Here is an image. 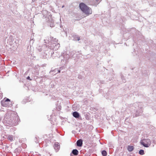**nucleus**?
Masks as SVG:
<instances>
[{
	"label": "nucleus",
	"instance_id": "10",
	"mask_svg": "<svg viewBox=\"0 0 156 156\" xmlns=\"http://www.w3.org/2000/svg\"><path fill=\"white\" fill-rule=\"evenodd\" d=\"M139 154L141 155H143L144 154V151L143 150H140L139 152Z\"/></svg>",
	"mask_w": 156,
	"mask_h": 156
},
{
	"label": "nucleus",
	"instance_id": "13",
	"mask_svg": "<svg viewBox=\"0 0 156 156\" xmlns=\"http://www.w3.org/2000/svg\"><path fill=\"white\" fill-rule=\"evenodd\" d=\"M27 80H31V79H30V76H28L27 78Z\"/></svg>",
	"mask_w": 156,
	"mask_h": 156
},
{
	"label": "nucleus",
	"instance_id": "14",
	"mask_svg": "<svg viewBox=\"0 0 156 156\" xmlns=\"http://www.w3.org/2000/svg\"><path fill=\"white\" fill-rule=\"evenodd\" d=\"M64 7V5H63L62 7V8H63Z\"/></svg>",
	"mask_w": 156,
	"mask_h": 156
},
{
	"label": "nucleus",
	"instance_id": "2",
	"mask_svg": "<svg viewBox=\"0 0 156 156\" xmlns=\"http://www.w3.org/2000/svg\"><path fill=\"white\" fill-rule=\"evenodd\" d=\"M140 143L144 147H148L150 145L151 142L149 139H144L141 140Z\"/></svg>",
	"mask_w": 156,
	"mask_h": 156
},
{
	"label": "nucleus",
	"instance_id": "1",
	"mask_svg": "<svg viewBox=\"0 0 156 156\" xmlns=\"http://www.w3.org/2000/svg\"><path fill=\"white\" fill-rule=\"evenodd\" d=\"M79 6L81 10L86 15L88 16L92 14V10L91 9L87 6L84 3H80Z\"/></svg>",
	"mask_w": 156,
	"mask_h": 156
},
{
	"label": "nucleus",
	"instance_id": "4",
	"mask_svg": "<svg viewBox=\"0 0 156 156\" xmlns=\"http://www.w3.org/2000/svg\"><path fill=\"white\" fill-rule=\"evenodd\" d=\"M73 114V116L76 118H78L80 116L79 113L76 112H74Z\"/></svg>",
	"mask_w": 156,
	"mask_h": 156
},
{
	"label": "nucleus",
	"instance_id": "12",
	"mask_svg": "<svg viewBox=\"0 0 156 156\" xmlns=\"http://www.w3.org/2000/svg\"><path fill=\"white\" fill-rule=\"evenodd\" d=\"M10 101V100L9 99H8V98H7L5 100V102H7V101Z\"/></svg>",
	"mask_w": 156,
	"mask_h": 156
},
{
	"label": "nucleus",
	"instance_id": "16",
	"mask_svg": "<svg viewBox=\"0 0 156 156\" xmlns=\"http://www.w3.org/2000/svg\"><path fill=\"white\" fill-rule=\"evenodd\" d=\"M79 40H80L79 38H78V41H79Z\"/></svg>",
	"mask_w": 156,
	"mask_h": 156
},
{
	"label": "nucleus",
	"instance_id": "5",
	"mask_svg": "<svg viewBox=\"0 0 156 156\" xmlns=\"http://www.w3.org/2000/svg\"><path fill=\"white\" fill-rule=\"evenodd\" d=\"M128 150L130 152L132 151L134 149L133 146H128L127 147Z\"/></svg>",
	"mask_w": 156,
	"mask_h": 156
},
{
	"label": "nucleus",
	"instance_id": "6",
	"mask_svg": "<svg viewBox=\"0 0 156 156\" xmlns=\"http://www.w3.org/2000/svg\"><path fill=\"white\" fill-rule=\"evenodd\" d=\"M55 149L58 150L60 148V145L58 143H55L54 146Z\"/></svg>",
	"mask_w": 156,
	"mask_h": 156
},
{
	"label": "nucleus",
	"instance_id": "9",
	"mask_svg": "<svg viewBox=\"0 0 156 156\" xmlns=\"http://www.w3.org/2000/svg\"><path fill=\"white\" fill-rule=\"evenodd\" d=\"M101 153L103 156H106L107 155V152L105 150L103 151Z\"/></svg>",
	"mask_w": 156,
	"mask_h": 156
},
{
	"label": "nucleus",
	"instance_id": "3",
	"mask_svg": "<svg viewBox=\"0 0 156 156\" xmlns=\"http://www.w3.org/2000/svg\"><path fill=\"white\" fill-rule=\"evenodd\" d=\"M77 145L78 146L81 147L82 145L83 141L81 139L78 140L76 142Z\"/></svg>",
	"mask_w": 156,
	"mask_h": 156
},
{
	"label": "nucleus",
	"instance_id": "11",
	"mask_svg": "<svg viewBox=\"0 0 156 156\" xmlns=\"http://www.w3.org/2000/svg\"><path fill=\"white\" fill-rule=\"evenodd\" d=\"M5 102H4V103H5L4 104V103L2 104V105L3 106L6 107L8 106V105L5 104Z\"/></svg>",
	"mask_w": 156,
	"mask_h": 156
},
{
	"label": "nucleus",
	"instance_id": "15",
	"mask_svg": "<svg viewBox=\"0 0 156 156\" xmlns=\"http://www.w3.org/2000/svg\"><path fill=\"white\" fill-rule=\"evenodd\" d=\"M58 73H60V70H59L58 71Z\"/></svg>",
	"mask_w": 156,
	"mask_h": 156
},
{
	"label": "nucleus",
	"instance_id": "7",
	"mask_svg": "<svg viewBox=\"0 0 156 156\" xmlns=\"http://www.w3.org/2000/svg\"><path fill=\"white\" fill-rule=\"evenodd\" d=\"M7 139L10 141H12L14 139V137L13 136L9 135L8 136Z\"/></svg>",
	"mask_w": 156,
	"mask_h": 156
},
{
	"label": "nucleus",
	"instance_id": "8",
	"mask_svg": "<svg viewBox=\"0 0 156 156\" xmlns=\"http://www.w3.org/2000/svg\"><path fill=\"white\" fill-rule=\"evenodd\" d=\"M73 154L75 155H77L78 154V151L76 149H74L72 151Z\"/></svg>",
	"mask_w": 156,
	"mask_h": 156
}]
</instances>
